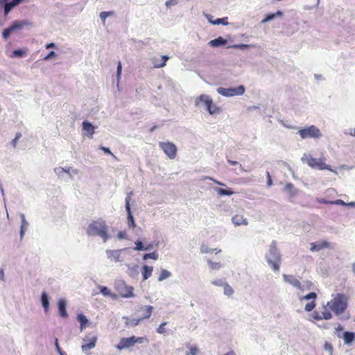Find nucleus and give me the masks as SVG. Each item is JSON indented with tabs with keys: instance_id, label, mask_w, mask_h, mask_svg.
<instances>
[{
	"instance_id": "obj_1",
	"label": "nucleus",
	"mask_w": 355,
	"mask_h": 355,
	"mask_svg": "<svg viewBox=\"0 0 355 355\" xmlns=\"http://www.w3.org/2000/svg\"><path fill=\"white\" fill-rule=\"evenodd\" d=\"M87 234L89 236H99L104 241L109 238L107 226L105 222L101 219L92 221L87 227Z\"/></svg>"
},
{
	"instance_id": "obj_2",
	"label": "nucleus",
	"mask_w": 355,
	"mask_h": 355,
	"mask_svg": "<svg viewBox=\"0 0 355 355\" xmlns=\"http://www.w3.org/2000/svg\"><path fill=\"white\" fill-rule=\"evenodd\" d=\"M348 297L341 293H338L331 301L328 302L327 306L336 315H340L347 308Z\"/></svg>"
},
{
	"instance_id": "obj_3",
	"label": "nucleus",
	"mask_w": 355,
	"mask_h": 355,
	"mask_svg": "<svg viewBox=\"0 0 355 355\" xmlns=\"http://www.w3.org/2000/svg\"><path fill=\"white\" fill-rule=\"evenodd\" d=\"M268 264L272 268L274 271L279 270L281 264V255L277 248V242L273 241L270 245L268 254L266 255Z\"/></svg>"
},
{
	"instance_id": "obj_4",
	"label": "nucleus",
	"mask_w": 355,
	"mask_h": 355,
	"mask_svg": "<svg viewBox=\"0 0 355 355\" xmlns=\"http://www.w3.org/2000/svg\"><path fill=\"white\" fill-rule=\"evenodd\" d=\"M302 161L306 163L310 167L319 170L329 169L327 164H325V158L321 157L320 159L314 158L311 155H304Z\"/></svg>"
},
{
	"instance_id": "obj_5",
	"label": "nucleus",
	"mask_w": 355,
	"mask_h": 355,
	"mask_svg": "<svg viewBox=\"0 0 355 355\" xmlns=\"http://www.w3.org/2000/svg\"><path fill=\"white\" fill-rule=\"evenodd\" d=\"M114 289L118 293V295L124 297L129 298L133 297V287L128 286L124 281L118 280L114 283Z\"/></svg>"
},
{
	"instance_id": "obj_6",
	"label": "nucleus",
	"mask_w": 355,
	"mask_h": 355,
	"mask_svg": "<svg viewBox=\"0 0 355 355\" xmlns=\"http://www.w3.org/2000/svg\"><path fill=\"white\" fill-rule=\"evenodd\" d=\"M202 103L210 114L218 113L220 110V107L213 103L212 99L207 95L201 94L196 100V104L198 105Z\"/></svg>"
},
{
	"instance_id": "obj_7",
	"label": "nucleus",
	"mask_w": 355,
	"mask_h": 355,
	"mask_svg": "<svg viewBox=\"0 0 355 355\" xmlns=\"http://www.w3.org/2000/svg\"><path fill=\"white\" fill-rule=\"evenodd\" d=\"M298 133L302 139H318L322 136L320 129L313 125L299 130Z\"/></svg>"
},
{
	"instance_id": "obj_8",
	"label": "nucleus",
	"mask_w": 355,
	"mask_h": 355,
	"mask_svg": "<svg viewBox=\"0 0 355 355\" xmlns=\"http://www.w3.org/2000/svg\"><path fill=\"white\" fill-rule=\"evenodd\" d=\"M159 148L164 152V153L167 155V157L171 159H173L175 158L177 155V147L176 146L170 141L166 142H159Z\"/></svg>"
},
{
	"instance_id": "obj_9",
	"label": "nucleus",
	"mask_w": 355,
	"mask_h": 355,
	"mask_svg": "<svg viewBox=\"0 0 355 355\" xmlns=\"http://www.w3.org/2000/svg\"><path fill=\"white\" fill-rule=\"evenodd\" d=\"M217 92L218 94L224 96H240L244 94L245 87L243 85H240L235 88L218 87L217 89Z\"/></svg>"
},
{
	"instance_id": "obj_10",
	"label": "nucleus",
	"mask_w": 355,
	"mask_h": 355,
	"mask_svg": "<svg viewBox=\"0 0 355 355\" xmlns=\"http://www.w3.org/2000/svg\"><path fill=\"white\" fill-rule=\"evenodd\" d=\"M331 244L329 241L324 240L320 242L311 243L310 250L312 252H319L323 249L331 248Z\"/></svg>"
},
{
	"instance_id": "obj_11",
	"label": "nucleus",
	"mask_w": 355,
	"mask_h": 355,
	"mask_svg": "<svg viewBox=\"0 0 355 355\" xmlns=\"http://www.w3.org/2000/svg\"><path fill=\"white\" fill-rule=\"evenodd\" d=\"M130 196H128L125 198V209L128 214V223L129 227L135 228L136 225L135 223L134 217L132 215L130 206Z\"/></svg>"
},
{
	"instance_id": "obj_12",
	"label": "nucleus",
	"mask_w": 355,
	"mask_h": 355,
	"mask_svg": "<svg viewBox=\"0 0 355 355\" xmlns=\"http://www.w3.org/2000/svg\"><path fill=\"white\" fill-rule=\"evenodd\" d=\"M134 336L130 338H123L119 341V344L116 346V348L119 350H121L125 348H129L135 345L134 343Z\"/></svg>"
},
{
	"instance_id": "obj_13",
	"label": "nucleus",
	"mask_w": 355,
	"mask_h": 355,
	"mask_svg": "<svg viewBox=\"0 0 355 355\" xmlns=\"http://www.w3.org/2000/svg\"><path fill=\"white\" fill-rule=\"evenodd\" d=\"M283 278L286 282L291 284L294 287L301 289V283L294 276L290 275H284Z\"/></svg>"
},
{
	"instance_id": "obj_14",
	"label": "nucleus",
	"mask_w": 355,
	"mask_h": 355,
	"mask_svg": "<svg viewBox=\"0 0 355 355\" xmlns=\"http://www.w3.org/2000/svg\"><path fill=\"white\" fill-rule=\"evenodd\" d=\"M96 341H97V337L96 336H93L92 338H91L88 343H85L82 345V350L85 352L93 349L96 346Z\"/></svg>"
},
{
	"instance_id": "obj_15",
	"label": "nucleus",
	"mask_w": 355,
	"mask_h": 355,
	"mask_svg": "<svg viewBox=\"0 0 355 355\" xmlns=\"http://www.w3.org/2000/svg\"><path fill=\"white\" fill-rule=\"evenodd\" d=\"M139 311H142V313H143L141 319H143V320L148 319L152 315V313L153 311V306H152L150 305L144 306L140 307Z\"/></svg>"
},
{
	"instance_id": "obj_16",
	"label": "nucleus",
	"mask_w": 355,
	"mask_h": 355,
	"mask_svg": "<svg viewBox=\"0 0 355 355\" xmlns=\"http://www.w3.org/2000/svg\"><path fill=\"white\" fill-rule=\"evenodd\" d=\"M22 1L23 0H12V1L6 3L4 6L5 15H8L13 8L19 5Z\"/></svg>"
},
{
	"instance_id": "obj_17",
	"label": "nucleus",
	"mask_w": 355,
	"mask_h": 355,
	"mask_svg": "<svg viewBox=\"0 0 355 355\" xmlns=\"http://www.w3.org/2000/svg\"><path fill=\"white\" fill-rule=\"evenodd\" d=\"M232 223L235 225H248L247 219L243 217L242 214H236L232 217Z\"/></svg>"
},
{
	"instance_id": "obj_18",
	"label": "nucleus",
	"mask_w": 355,
	"mask_h": 355,
	"mask_svg": "<svg viewBox=\"0 0 355 355\" xmlns=\"http://www.w3.org/2000/svg\"><path fill=\"white\" fill-rule=\"evenodd\" d=\"M83 130L88 132V137L89 138H92L93 135L94 134V127L91 123L88 122L87 121H83Z\"/></svg>"
},
{
	"instance_id": "obj_19",
	"label": "nucleus",
	"mask_w": 355,
	"mask_h": 355,
	"mask_svg": "<svg viewBox=\"0 0 355 355\" xmlns=\"http://www.w3.org/2000/svg\"><path fill=\"white\" fill-rule=\"evenodd\" d=\"M227 40L222 37H218L216 39L212 40L209 42V45L212 47H217L221 45H225Z\"/></svg>"
},
{
	"instance_id": "obj_20",
	"label": "nucleus",
	"mask_w": 355,
	"mask_h": 355,
	"mask_svg": "<svg viewBox=\"0 0 355 355\" xmlns=\"http://www.w3.org/2000/svg\"><path fill=\"white\" fill-rule=\"evenodd\" d=\"M58 310L61 317L64 318L68 317V313L66 311V302L64 300H60L58 302Z\"/></svg>"
},
{
	"instance_id": "obj_21",
	"label": "nucleus",
	"mask_w": 355,
	"mask_h": 355,
	"mask_svg": "<svg viewBox=\"0 0 355 355\" xmlns=\"http://www.w3.org/2000/svg\"><path fill=\"white\" fill-rule=\"evenodd\" d=\"M168 60V57L166 55L161 56L160 61H158L157 59H154L153 65L156 68H161L166 65V61Z\"/></svg>"
},
{
	"instance_id": "obj_22",
	"label": "nucleus",
	"mask_w": 355,
	"mask_h": 355,
	"mask_svg": "<svg viewBox=\"0 0 355 355\" xmlns=\"http://www.w3.org/2000/svg\"><path fill=\"white\" fill-rule=\"evenodd\" d=\"M77 319L80 324V331H83L87 325L89 321H88L87 318L85 317V315H83V313L78 314L77 316Z\"/></svg>"
},
{
	"instance_id": "obj_23",
	"label": "nucleus",
	"mask_w": 355,
	"mask_h": 355,
	"mask_svg": "<svg viewBox=\"0 0 355 355\" xmlns=\"http://www.w3.org/2000/svg\"><path fill=\"white\" fill-rule=\"evenodd\" d=\"M142 269H143L142 270L143 279H144V280H146L152 275L153 267L145 265L143 266Z\"/></svg>"
},
{
	"instance_id": "obj_24",
	"label": "nucleus",
	"mask_w": 355,
	"mask_h": 355,
	"mask_svg": "<svg viewBox=\"0 0 355 355\" xmlns=\"http://www.w3.org/2000/svg\"><path fill=\"white\" fill-rule=\"evenodd\" d=\"M99 288H100L101 293L104 296H109V297H111L113 299H116L117 298L118 295L116 294L112 293L110 292V289H108L106 286H101L99 287Z\"/></svg>"
},
{
	"instance_id": "obj_25",
	"label": "nucleus",
	"mask_w": 355,
	"mask_h": 355,
	"mask_svg": "<svg viewBox=\"0 0 355 355\" xmlns=\"http://www.w3.org/2000/svg\"><path fill=\"white\" fill-rule=\"evenodd\" d=\"M355 337V334L352 332L346 331L343 334V338L345 344L351 343Z\"/></svg>"
},
{
	"instance_id": "obj_26",
	"label": "nucleus",
	"mask_w": 355,
	"mask_h": 355,
	"mask_svg": "<svg viewBox=\"0 0 355 355\" xmlns=\"http://www.w3.org/2000/svg\"><path fill=\"white\" fill-rule=\"evenodd\" d=\"M41 301L44 309L45 311H47L49 306V297L45 292H43L41 296Z\"/></svg>"
},
{
	"instance_id": "obj_27",
	"label": "nucleus",
	"mask_w": 355,
	"mask_h": 355,
	"mask_svg": "<svg viewBox=\"0 0 355 355\" xmlns=\"http://www.w3.org/2000/svg\"><path fill=\"white\" fill-rule=\"evenodd\" d=\"M283 12L280 10L277 11L275 13L268 14L263 20L262 22L265 23L273 19L275 17H282Z\"/></svg>"
},
{
	"instance_id": "obj_28",
	"label": "nucleus",
	"mask_w": 355,
	"mask_h": 355,
	"mask_svg": "<svg viewBox=\"0 0 355 355\" xmlns=\"http://www.w3.org/2000/svg\"><path fill=\"white\" fill-rule=\"evenodd\" d=\"M26 24V23L25 21H15L12 23V24L10 26V27L12 29V31H14L15 30L22 28Z\"/></svg>"
},
{
	"instance_id": "obj_29",
	"label": "nucleus",
	"mask_w": 355,
	"mask_h": 355,
	"mask_svg": "<svg viewBox=\"0 0 355 355\" xmlns=\"http://www.w3.org/2000/svg\"><path fill=\"white\" fill-rule=\"evenodd\" d=\"M331 205H338L349 206V207H355V202H350L349 203H346L342 200H332Z\"/></svg>"
},
{
	"instance_id": "obj_30",
	"label": "nucleus",
	"mask_w": 355,
	"mask_h": 355,
	"mask_svg": "<svg viewBox=\"0 0 355 355\" xmlns=\"http://www.w3.org/2000/svg\"><path fill=\"white\" fill-rule=\"evenodd\" d=\"M216 191L220 196H231L234 193V192L232 191L230 189H224L217 188Z\"/></svg>"
},
{
	"instance_id": "obj_31",
	"label": "nucleus",
	"mask_w": 355,
	"mask_h": 355,
	"mask_svg": "<svg viewBox=\"0 0 355 355\" xmlns=\"http://www.w3.org/2000/svg\"><path fill=\"white\" fill-rule=\"evenodd\" d=\"M200 251L202 253H213L215 251H216V253H218V252H220L221 250H217V249H211V248H209L207 245H202L200 248Z\"/></svg>"
},
{
	"instance_id": "obj_32",
	"label": "nucleus",
	"mask_w": 355,
	"mask_h": 355,
	"mask_svg": "<svg viewBox=\"0 0 355 355\" xmlns=\"http://www.w3.org/2000/svg\"><path fill=\"white\" fill-rule=\"evenodd\" d=\"M171 272H168L167 270L166 269H163L161 270V272H160V275L158 277V280L159 282H162L164 279H166V278L169 277L171 276Z\"/></svg>"
},
{
	"instance_id": "obj_33",
	"label": "nucleus",
	"mask_w": 355,
	"mask_h": 355,
	"mask_svg": "<svg viewBox=\"0 0 355 355\" xmlns=\"http://www.w3.org/2000/svg\"><path fill=\"white\" fill-rule=\"evenodd\" d=\"M207 263L211 270H219L221 268V264L219 262H214L210 259L207 260Z\"/></svg>"
},
{
	"instance_id": "obj_34",
	"label": "nucleus",
	"mask_w": 355,
	"mask_h": 355,
	"mask_svg": "<svg viewBox=\"0 0 355 355\" xmlns=\"http://www.w3.org/2000/svg\"><path fill=\"white\" fill-rule=\"evenodd\" d=\"M114 14L113 11H103L100 13V18L101 19L103 24H105V19L107 17L112 16Z\"/></svg>"
},
{
	"instance_id": "obj_35",
	"label": "nucleus",
	"mask_w": 355,
	"mask_h": 355,
	"mask_svg": "<svg viewBox=\"0 0 355 355\" xmlns=\"http://www.w3.org/2000/svg\"><path fill=\"white\" fill-rule=\"evenodd\" d=\"M320 313L322 319L329 320L332 318V314L331 313L329 310H328L326 307L324 309V311H322Z\"/></svg>"
},
{
	"instance_id": "obj_36",
	"label": "nucleus",
	"mask_w": 355,
	"mask_h": 355,
	"mask_svg": "<svg viewBox=\"0 0 355 355\" xmlns=\"http://www.w3.org/2000/svg\"><path fill=\"white\" fill-rule=\"evenodd\" d=\"M285 190L289 192L291 196H293L296 194V191L294 188V186L291 183H287L285 186Z\"/></svg>"
},
{
	"instance_id": "obj_37",
	"label": "nucleus",
	"mask_w": 355,
	"mask_h": 355,
	"mask_svg": "<svg viewBox=\"0 0 355 355\" xmlns=\"http://www.w3.org/2000/svg\"><path fill=\"white\" fill-rule=\"evenodd\" d=\"M210 22L214 25H218L220 24L223 25H227L228 24L227 17L218 18V19H216L215 21H210Z\"/></svg>"
},
{
	"instance_id": "obj_38",
	"label": "nucleus",
	"mask_w": 355,
	"mask_h": 355,
	"mask_svg": "<svg viewBox=\"0 0 355 355\" xmlns=\"http://www.w3.org/2000/svg\"><path fill=\"white\" fill-rule=\"evenodd\" d=\"M224 293L227 296H230L234 293L232 288L227 284H224Z\"/></svg>"
},
{
	"instance_id": "obj_39",
	"label": "nucleus",
	"mask_w": 355,
	"mask_h": 355,
	"mask_svg": "<svg viewBox=\"0 0 355 355\" xmlns=\"http://www.w3.org/2000/svg\"><path fill=\"white\" fill-rule=\"evenodd\" d=\"M143 259L144 260H146L148 259H152L156 260L158 259V254L156 252H153L148 253V254H145L143 257Z\"/></svg>"
},
{
	"instance_id": "obj_40",
	"label": "nucleus",
	"mask_w": 355,
	"mask_h": 355,
	"mask_svg": "<svg viewBox=\"0 0 355 355\" xmlns=\"http://www.w3.org/2000/svg\"><path fill=\"white\" fill-rule=\"evenodd\" d=\"M134 343H143L144 342L148 343V339L146 337H136L134 336Z\"/></svg>"
},
{
	"instance_id": "obj_41",
	"label": "nucleus",
	"mask_w": 355,
	"mask_h": 355,
	"mask_svg": "<svg viewBox=\"0 0 355 355\" xmlns=\"http://www.w3.org/2000/svg\"><path fill=\"white\" fill-rule=\"evenodd\" d=\"M26 54V51L22 49H17L12 52V56L14 57H22Z\"/></svg>"
},
{
	"instance_id": "obj_42",
	"label": "nucleus",
	"mask_w": 355,
	"mask_h": 355,
	"mask_svg": "<svg viewBox=\"0 0 355 355\" xmlns=\"http://www.w3.org/2000/svg\"><path fill=\"white\" fill-rule=\"evenodd\" d=\"M148 248H144V245L142 243L141 241H137L135 242V250H148Z\"/></svg>"
},
{
	"instance_id": "obj_43",
	"label": "nucleus",
	"mask_w": 355,
	"mask_h": 355,
	"mask_svg": "<svg viewBox=\"0 0 355 355\" xmlns=\"http://www.w3.org/2000/svg\"><path fill=\"white\" fill-rule=\"evenodd\" d=\"M12 29L11 28V27H8V28H6L3 30V37L5 39V40H7L8 38V37L10 36V33L12 32Z\"/></svg>"
},
{
	"instance_id": "obj_44",
	"label": "nucleus",
	"mask_w": 355,
	"mask_h": 355,
	"mask_svg": "<svg viewBox=\"0 0 355 355\" xmlns=\"http://www.w3.org/2000/svg\"><path fill=\"white\" fill-rule=\"evenodd\" d=\"M316 298V294L314 293V292H311L309 293V294L303 296L301 297V300H310V299H313V300H315V299Z\"/></svg>"
},
{
	"instance_id": "obj_45",
	"label": "nucleus",
	"mask_w": 355,
	"mask_h": 355,
	"mask_svg": "<svg viewBox=\"0 0 355 355\" xmlns=\"http://www.w3.org/2000/svg\"><path fill=\"white\" fill-rule=\"evenodd\" d=\"M315 302L314 300H313L312 302H309L306 304L305 310L306 311H311L315 308Z\"/></svg>"
},
{
	"instance_id": "obj_46",
	"label": "nucleus",
	"mask_w": 355,
	"mask_h": 355,
	"mask_svg": "<svg viewBox=\"0 0 355 355\" xmlns=\"http://www.w3.org/2000/svg\"><path fill=\"white\" fill-rule=\"evenodd\" d=\"M57 57V54L54 51L49 52L44 58V60H50Z\"/></svg>"
},
{
	"instance_id": "obj_47",
	"label": "nucleus",
	"mask_w": 355,
	"mask_h": 355,
	"mask_svg": "<svg viewBox=\"0 0 355 355\" xmlns=\"http://www.w3.org/2000/svg\"><path fill=\"white\" fill-rule=\"evenodd\" d=\"M324 347L325 350L328 351L330 353V355L333 354L334 349L331 343L326 342L324 343Z\"/></svg>"
},
{
	"instance_id": "obj_48",
	"label": "nucleus",
	"mask_w": 355,
	"mask_h": 355,
	"mask_svg": "<svg viewBox=\"0 0 355 355\" xmlns=\"http://www.w3.org/2000/svg\"><path fill=\"white\" fill-rule=\"evenodd\" d=\"M166 322H162L157 329V333L159 334H164L166 332L165 326L166 325Z\"/></svg>"
},
{
	"instance_id": "obj_49",
	"label": "nucleus",
	"mask_w": 355,
	"mask_h": 355,
	"mask_svg": "<svg viewBox=\"0 0 355 355\" xmlns=\"http://www.w3.org/2000/svg\"><path fill=\"white\" fill-rule=\"evenodd\" d=\"M55 347H56V349L58 351V352L60 354V355H66V354L61 349L59 344H58V339L56 338L55 340Z\"/></svg>"
},
{
	"instance_id": "obj_50",
	"label": "nucleus",
	"mask_w": 355,
	"mask_h": 355,
	"mask_svg": "<svg viewBox=\"0 0 355 355\" xmlns=\"http://www.w3.org/2000/svg\"><path fill=\"white\" fill-rule=\"evenodd\" d=\"M312 316L313 318V319L316 320H322V315H321V313L318 312V311H314L312 314Z\"/></svg>"
},
{
	"instance_id": "obj_51",
	"label": "nucleus",
	"mask_w": 355,
	"mask_h": 355,
	"mask_svg": "<svg viewBox=\"0 0 355 355\" xmlns=\"http://www.w3.org/2000/svg\"><path fill=\"white\" fill-rule=\"evenodd\" d=\"M177 1L178 0H167L165 5L167 8H170L171 6L176 4Z\"/></svg>"
},
{
	"instance_id": "obj_52",
	"label": "nucleus",
	"mask_w": 355,
	"mask_h": 355,
	"mask_svg": "<svg viewBox=\"0 0 355 355\" xmlns=\"http://www.w3.org/2000/svg\"><path fill=\"white\" fill-rule=\"evenodd\" d=\"M21 133L18 132L16 134L15 139L12 141V144L14 147L16 146L17 141L21 138Z\"/></svg>"
},
{
	"instance_id": "obj_53",
	"label": "nucleus",
	"mask_w": 355,
	"mask_h": 355,
	"mask_svg": "<svg viewBox=\"0 0 355 355\" xmlns=\"http://www.w3.org/2000/svg\"><path fill=\"white\" fill-rule=\"evenodd\" d=\"M198 349L196 347H192L189 349V352L187 355H197Z\"/></svg>"
},
{
	"instance_id": "obj_54",
	"label": "nucleus",
	"mask_w": 355,
	"mask_h": 355,
	"mask_svg": "<svg viewBox=\"0 0 355 355\" xmlns=\"http://www.w3.org/2000/svg\"><path fill=\"white\" fill-rule=\"evenodd\" d=\"M318 202L321 204L331 205L332 200H327L324 198H321V199H318Z\"/></svg>"
},
{
	"instance_id": "obj_55",
	"label": "nucleus",
	"mask_w": 355,
	"mask_h": 355,
	"mask_svg": "<svg viewBox=\"0 0 355 355\" xmlns=\"http://www.w3.org/2000/svg\"><path fill=\"white\" fill-rule=\"evenodd\" d=\"M121 70H122L121 63V62H119L118 64H117V76H118V78H120V76H121Z\"/></svg>"
},
{
	"instance_id": "obj_56",
	"label": "nucleus",
	"mask_w": 355,
	"mask_h": 355,
	"mask_svg": "<svg viewBox=\"0 0 355 355\" xmlns=\"http://www.w3.org/2000/svg\"><path fill=\"white\" fill-rule=\"evenodd\" d=\"M267 184L270 187L272 184V181L269 172H267Z\"/></svg>"
},
{
	"instance_id": "obj_57",
	"label": "nucleus",
	"mask_w": 355,
	"mask_h": 355,
	"mask_svg": "<svg viewBox=\"0 0 355 355\" xmlns=\"http://www.w3.org/2000/svg\"><path fill=\"white\" fill-rule=\"evenodd\" d=\"M212 284H214L215 286H219L224 285L222 280H220V279L213 281Z\"/></svg>"
},
{
	"instance_id": "obj_58",
	"label": "nucleus",
	"mask_w": 355,
	"mask_h": 355,
	"mask_svg": "<svg viewBox=\"0 0 355 355\" xmlns=\"http://www.w3.org/2000/svg\"><path fill=\"white\" fill-rule=\"evenodd\" d=\"M343 327H342L340 324H339V325L336 328V331H335V333L337 334V336H338V337H340V334H338V332H339V331H343Z\"/></svg>"
},
{
	"instance_id": "obj_59",
	"label": "nucleus",
	"mask_w": 355,
	"mask_h": 355,
	"mask_svg": "<svg viewBox=\"0 0 355 355\" xmlns=\"http://www.w3.org/2000/svg\"><path fill=\"white\" fill-rule=\"evenodd\" d=\"M101 149L103 150L105 153L113 155V154L108 148L101 147Z\"/></svg>"
},
{
	"instance_id": "obj_60",
	"label": "nucleus",
	"mask_w": 355,
	"mask_h": 355,
	"mask_svg": "<svg viewBox=\"0 0 355 355\" xmlns=\"http://www.w3.org/2000/svg\"><path fill=\"white\" fill-rule=\"evenodd\" d=\"M126 234L124 232H120L118 234V238L119 239H123L125 236Z\"/></svg>"
},
{
	"instance_id": "obj_61",
	"label": "nucleus",
	"mask_w": 355,
	"mask_h": 355,
	"mask_svg": "<svg viewBox=\"0 0 355 355\" xmlns=\"http://www.w3.org/2000/svg\"><path fill=\"white\" fill-rule=\"evenodd\" d=\"M55 47V43H49V44H46V49H50V48H54Z\"/></svg>"
},
{
	"instance_id": "obj_62",
	"label": "nucleus",
	"mask_w": 355,
	"mask_h": 355,
	"mask_svg": "<svg viewBox=\"0 0 355 355\" xmlns=\"http://www.w3.org/2000/svg\"><path fill=\"white\" fill-rule=\"evenodd\" d=\"M141 320H143V319H141V318H139V319H137V320H134V322H133V324L134 325H137Z\"/></svg>"
},
{
	"instance_id": "obj_63",
	"label": "nucleus",
	"mask_w": 355,
	"mask_h": 355,
	"mask_svg": "<svg viewBox=\"0 0 355 355\" xmlns=\"http://www.w3.org/2000/svg\"><path fill=\"white\" fill-rule=\"evenodd\" d=\"M209 178V180H211L214 181V182L216 184H219V185H225L223 183H222V182H219V181H217V180H214V179H212V178Z\"/></svg>"
},
{
	"instance_id": "obj_64",
	"label": "nucleus",
	"mask_w": 355,
	"mask_h": 355,
	"mask_svg": "<svg viewBox=\"0 0 355 355\" xmlns=\"http://www.w3.org/2000/svg\"><path fill=\"white\" fill-rule=\"evenodd\" d=\"M228 162L231 165H237V164H239L238 162H236V161H232V160L228 159Z\"/></svg>"
}]
</instances>
